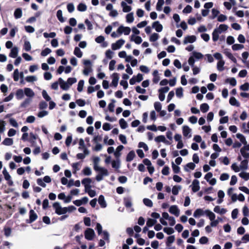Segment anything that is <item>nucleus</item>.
<instances>
[{
	"label": "nucleus",
	"instance_id": "obj_1",
	"mask_svg": "<svg viewBox=\"0 0 249 249\" xmlns=\"http://www.w3.org/2000/svg\"><path fill=\"white\" fill-rule=\"evenodd\" d=\"M229 27L228 25L222 24H220L218 27L215 28L212 33V39L214 42H215L219 38V35L223 32H226Z\"/></svg>",
	"mask_w": 249,
	"mask_h": 249
},
{
	"label": "nucleus",
	"instance_id": "obj_2",
	"mask_svg": "<svg viewBox=\"0 0 249 249\" xmlns=\"http://www.w3.org/2000/svg\"><path fill=\"white\" fill-rule=\"evenodd\" d=\"M203 57V54L199 52H193L188 60V62H195L199 60Z\"/></svg>",
	"mask_w": 249,
	"mask_h": 249
},
{
	"label": "nucleus",
	"instance_id": "obj_3",
	"mask_svg": "<svg viewBox=\"0 0 249 249\" xmlns=\"http://www.w3.org/2000/svg\"><path fill=\"white\" fill-rule=\"evenodd\" d=\"M85 237L88 240H92L95 236L94 230L91 228H87L84 232Z\"/></svg>",
	"mask_w": 249,
	"mask_h": 249
},
{
	"label": "nucleus",
	"instance_id": "obj_4",
	"mask_svg": "<svg viewBox=\"0 0 249 249\" xmlns=\"http://www.w3.org/2000/svg\"><path fill=\"white\" fill-rule=\"evenodd\" d=\"M117 32L119 35L124 34V35L127 36L130 34L131 29L129 27H125L123 25H121L117 29Z\"/></svg>",
	"mask_w": 249,
	"mask_h": 249
},
{
	"label": "nucleus",
	"instance_id": "obj_5",
	"mask_svg": "<svg viewBox=\"0 0 249 249\" xmlns=\"http://www.w3.org/2000/svg\"><path fill=\"white\" fill-rule=\"evenodd\" d=\"M37 215L33 210H30L29 211V219H27V223H32L37 218Z\"/></svg>",
	"mask_w": 249,
	"mask_h": 249
},
{
	"label": "nucleus",
	"instance_id": "obj_6",
	"mask_svg": "<svg viewBox=\"0 0 249 249\" xmlns=\"http://www.w3.org/2000/svg\"><path fill=\"white\" fill-rule=\"evenodd\" d=\"M124 40L120 39L115 43L112 44L111 48L113 50H118L124 44Z\"/></svg>",
	"mask_w": 249,
	"mask_h": 249
},
{
	"label": "nucleus",
	"instance_id": "obj_7",
	"mask_svg": "<svg viewBox=\"0 0 249 249\" xmlns=\"http://www.w3.org/2000/svg\"><path fill=\"white\" fill-rule=\"evenodd\" d=\"M112 80L110 84L111 86L116 87L118 84V81L119 79V75L118 73H114L111 75Z\"/></svg>",
	"mask_w": 249,
	"mask_h": 249
},
{
	"label": "nucleus",
	"instance_id": "obj_8",
	"mask_svg": "<svg viewBox=\"0 0 249 249\" xmlns=\"http://www.w3.org/2000/svg\"><path fill=\"white\" fill-rule=\"evenodd\" d=\"M169 212L170 213L174 214L176 216L178 217L179 215V210L177 205L171 206L169 209Z\"/></svg>",
	"mask_w": 249,
	"mask_h": 249
},
{
	"label": "nucleus",
	"instance_id": "obj_9",
	"mask_svg": "<svg viewBox=\"0 0 249 249\" xmlns=\"http://www.w3.org/2000/svg\"><path fill=\"white\" fill-rule=\"evenodd\" d=\"M85 64L84 69L83 73L85 75H88L92 71V63H84Z\"/></svg>",
	"mask_w": 249,
	"mask_h": 249
},
{
	"label": "nucleus",
	"instance_id": "obj_10",
	"mask_svg": "<svg viewBox=\"0 0 249 249\" xmlns=\"http://www.w3.org/2000/svg\"><path fill=\"white\" fill-rule=\"evenodd\" d=\"M95 40L97 43H102L101 46L104 48L107 47L108 45V43L105 41V37L102 36H97Z\"/></svg>",
	"mask_w": 249,
	"mask_h": 249
},
{
	"label": "nucleus",
	"instance_id": "obj_11",
	"mask_svg": "<svg viewBox=\"0 0 249 249\" xmlns=\"http://www.w3.org/2000/svg\"><path fill=\"white\" fill-rule=\"evenodd\" d=\"M196 37L195 36H188L184 37L183 43L186 44L187 43H192L196 41Z\"/></svg>",
	"mask_w": 249,
	"mask_h": 249
},
{
	"label": "nucleus",
	"instance_id": "obj_12",
	"mask_svg": "<svg viewBox=\"0 0 249 249\" xmlns=\"http://www.w3.org/2000/svg\"><path fill=\"white\" fill-rule=\"evenodd\" d=\"M152 27L158 32H160L163 29L162 25L160 24L159 21H156L153 23Z\"/></svg>",
	"mask_w": 249,
	"mask_h": 249
},
{
	"label": "nucleus",
	"instance_id": "obj_13",
	"mask_svg": "<svg viewBox=\"0 0 249 249\" xmlns=\"http://www.w3.org/2000/svg\"><path fill=\"white\" fill-rule=\"evenodd\" d=\"M130 40L131 41H134L137 44H140L142 41V39L141 36H135L134 35H131L130 36Z\"/></svg>",
	"mask_w": 249,
	"mask_h": 249
},
{
	"label": "nucleus",
	"instance_id": "obj_14",
	"mask_svg": "<svg viewBox=\"0 0 249 249\" xmlns=\"http://www.w3.org/2000/svg\"><path fill=\"white\" fill-rule=\"evenodd\" d=\"M192 190L193 192H196L200 189L199 182L197 179H194L192 183Z\"/></svg>",
	"mask_w": 249,
	"mask_h": 249
},
{
	"label": "nucleus",
	"instance_id": "obj_15",
	"mask_svg": "<svg viewBox=\"0 0 249 249\" xmlns=\"http://www.w3.org/2000/svg\"><path fill=\"white\" fill-rule=\"evenodd\" d=\"M60 88L65 90H67L69 88V86L67 82H65L61 78L58 79Z\"/></svg>",
	"mask_w": 249,
	"mask_h": 249
},
{
	"label": "nucleus",
	"instance_id": "obj_16",
	"mask_svg": "<svg viewBox=\"0 0 249 249\" xmlns=\"http://www.w3.org/2000/svg\"><path fill=\"white\" fill-rule=\"evenodd\" d=\"M121 6L123 8V11L125 13H127L130 12L132 8L130 6L127 5L126 3L124 1L121 2Z\"/></svg>",
	"mask_w": 249,
	"mask_h": 249
},
{
	"label": "nucleus",
	"instance_id": "obj_17",
	"mask_svg": "<svg viewBox=\"0 0 249 249\" xmlns=\"http://www.w3.org/2000/svg\"><path fill=\"white\" fill-rule=\"evenodd\" d=\"M98 201L99 204L102 208H104L107 207V203L103 195H101L99 196Z\"/></svg>",
	"mask_w": 249,
	"mask_h": 249
},
{
	"label": "nucleus",
	"instance_id": "obj_18",
	"mask_svg": "<svg viewBox=\"0 0 249 249\" xmlns=\"http://www.w3.org/2000/svg\"><path fill=\"white\" fill-rule=\"evenodd\" d=\"M124 148V147L122 145H120L118 146L116 149V151L114 152V155L116 159H119L121 155V151Z\"/></svg>",
	"mask_w": 249,
	"mask_h": 249
},
{
	"label": "nucleus",
	"instance_id": "obj_19",
	"mask_svg": "<svg viewBox=\"0 0 249 249\" xmlns=\"http://www.w3.org/2000/svg\"><path fill=\"white\" fill-rule=\"evenodd\" d=\"M24 93L29 97H32L35 95L33 90L29 88H25L24 89Z\"/></svg>",
	"mask_w": 249,
	"mask_h": 249
},
{
	"label": "nucleus",
	"instance_id": "obj_20",
	"mask_svg": "<svg viewBox=\"0 0 249 249\" xmlns=\"http://www.w3.org/2000/svg\"><path fill=\"white\" fill-rule=\"evenodd\" d=\"M136 155L134 151L131 150L130 151L126 156V161L127 162H130L133 160V159L135 157Z\"/></svg>",
	"mask_w": 249,
	"mask_h": 249
},
{
	"label": "nucleus",
	"instance_id": "obj_21",
	"mask_svg": "<svg viewBox=\"0 0 249 249\" xmlns=\"http://www.w3.org/2000/svg\"><path fill=\"white\" fill-rule=\"evenodd\" d=\"M96 171H99V174L102 175L104 176H107L108 175V172L106 168L100 167H99L97 169V170H95Z\"/></svg>",
	"mask_w": 249,
	"mask_h": 249
},
{
	"label": "nucleus",
	"instance_id": "obj_22",
	"mask_svg": "<svg viewBox=\"0 0 249 249\" xmlns=\"http://www.w3.org/2000/svg\"><path fill=\"white\" fill-rule=\"evenodd\" d=\"M37 138V136L36 134H35L33 132H31L29 134L28 141L32 144H34L35 143V140H36Z\"/></svg>",
	"mask_w": 249,
	"mask_h": 249
},
{
	"label": "nucleus",
	"instance_id": "obj_23",
	"mask_svg": "<svg viewBox=\"0 0 249 249\" xmlns=\"http://www.w3.org/2000/svg\"><path fill=\"white\" fill-rule=\"evenodd\" d=\"M205 213L207 215V216L209 217L210 220L211 221L214 220L215 218V214L209 210H206L205 211Z\"/></svg>",
	"mask_w": 249,
	"mask_h": 249
},
{
	"label": "nucleus",
	"instance_id": "obj_24",
	"mask_svg": "<svg viewBox=\"0 0 249 249\" xmlns=\"http://www.w3.org/2000/svg\"><path fill=\"white\" fill-rule=\"evenodd\" d=\"M191 131V129L189 128V126L187 125H184L182 127V133L184 136L187 137L190 133Z\"/></svg>",
	"mask_w": 249,
	"mask_h": 249
},
{
	"label": "nucleus",
	"instance_id": "obj_25",
	"mask_svg": "<svg viewBox=\"0 0 249 249\" xmlns=\"http://www.w3.org/2000/svg\"><path fill=\"white\" fill-rule=\"evenodd\" d=\"M134 18L133 13H129L126 16V21L127 23H131L134 21Z\"/></svg>",
	"mask_w": 249,
	"mask_h": 249
},
{
	"label": "nucleus",
	"instance_id": "obj_26",
	"mask_svg": "<svg viewBox=\"0 0 249 249\" xmlns=\"http://www.w3.org/2000/svg\"><path fill=\"white\" fill-rule=\"evenodd\" d=\"M229 103L231 106H236L237 107H239L240 106V103L234 97H231L230 98Z\"/></svg>",
	"mask_w": 249,
	"mask_h": 249
},
{
	"label": "nucleus",
	"instance_id": "obj_27",
	"mask_svg": "<svg viewBox=\"0 0 249 249\" xmlns=\"http://www.w3.org/2000/svg\"><path fill=\"white\" fill-rule=\"evenodd\" d=\"M175 240V237L174 235H171L167 237V240L166 241V245L167 247H169L171 246V244L173 243Z\"/></svg>",
	"mask_w": 249,
	"mask_h": 249
},
{
	"label": "nucleus",
	"instance_id": "obj_28",
	"mask_svg": "<svg viewBox=\"0 0 249 249\" xmlns=\"http://www.w3.org/2000/svg\"><path fill=\"white\" fill-rule=\"evenodd\" d=\"M205 213V211H203V210L201 209H197L194 212L193 216L196 217H198L200 216L201 215H203V214Z\"/></svg>",
	"mask_w": 249,
	"mask_h": 249
},
{
	"label": "nucleus",
	"instance_id": "obj_29",
	"mask_svg": "<svg viewBox=\"0 0 249 249\" xmlns=\"http://www.w3.org/2000/svg\"><path fill=\"white\" fill-rule=\"evenodd\" d=\"M116 159V160H113L111 161V165L112 168L118 169L120 168V161L119 159Z\"/></svg>",
	"mask_w": 249,
	"mask_h": 249
},
{
	"label": "nucleus",
	"instance_id": "obj_30",
	"mask_svg": "<svg viewBox=\"0 0 249 249\" xmlns=\"http://www.w3.org/2000/svg\"><path fill=\"white\" fill-rule=\"evenodd\" d=\"M124 204L126 208L131 207L132 206L131 198L130 197H124Z\"/></svg>",
	"mask_w": 249,
	"mask_h": 249
},
{
	"label": "nucleus",
	"instance_id": "obj_31",
	"mask_svg": "<svg viewBox=\"0 0 249 249\" xmlns=\"http://www.w3.org/2000/svg\"><path fill=\"white\" fill-rule=\"evenodd\" d=\"M77 9L80 12H84L87 10V6L85 3H80L78 5Z\"/></svg>",
	"mask_w": 249,
	"mask_h": 249
},
{
	"label": "nucleus",
	"instance_id": "obj_32",
	"mask_svg": "<svg viewBox=\"0 0 249 249\" xmlns=\"http://www.w3.org/2000/svg\"><path fill=\"white\" fill-rule=\"evenodd\" d=\"M196 167V165L193 162L188 163L184 167V170L186 172H189V170L187 168H189L191 170H194Z\"/></svg>",
	"mask_w": 249,
	"mask_h": 249
},
{
	"label": "nucleus",
	"instance_id": "obj_33",
	"mask_svg": "<svg viewBox=\"0 0 249 249\" xmlns=\"http://www.w3.org/2000/svg\"><path fill=\"white\" fill-rule=\"evenodd\" d=\"M200 108L203 113H205L209 110V106L207 103H203L200 105Z\"/></svg>",
	"mask_w": 249,
	"mask_h": 249
},
{
	"label": "nucleus",
	"instance_id": "obj_34",
	"mask_svg": "<svg viewBox=\"0 0 249 249\" xmlns=\"http://www.w3.org/2000/svg\"><path fill=\"white\" fill-rule=\"evenodd\" d=\"M119 124L121 128L123 129H125L128 126L126 122L123 118L120 119Z\"/></svg>",
	"mask_w": 249,
	"mask_h": 249
},
{
	"label": "nucleus",
	"instance_id": "obj_35",
	"mask_svg": "<svg viewBox=\"0 0 249 249\" xmlns=\"http://www.w3.org/2000/svg\"><path fill=\"white\" fill-rule=\"evenodd\" d=\"M248 160L247 159L244 160L241 162L240 168L243 170H246L248 168Z\"/></svg>",
	"mask_w": 249,
	"mask_h": 249
},
{
	"label": "nucleus",
	"instance_id": "obj_36",
	"mask_svg": "<svg viewBox=\"0 0 249 249\" xmlns=\"http://www.w3.org/2000/svg\"><path fill=\"white\" fill-rule=\"evenodd\" d=\"M236 137L239 139L240 142L243 143L244 145L247 144V142L246 140L245 137L241 134L238 133L236 134Z\"/></svg>",
	"mask_w": 249,
	"mask_h": 249
},
{
	"label": "nucleus",
	"instance_id": "obj_37",
	"mask_svg": "<svg viewBox=\"0 0 249 249\" xmlns=\"http://www.w3.org/2000/svg\"><path fill=\"white\" fill-rule=\"evenodd\" d=\"M157 223L156 219L148 218L146 222V226L148 227H151Z\"/></svg>",
	"mask_w": 249,
	"mask_h": 249
},
{
	"label": "nucleus",
	"instance_id": "obj_38",
	"mask_svg": "<svg viewBox=\"0 0 249 249\" xmlns=\"http://www.w3.org/2000/svg\"><path fill=\"white\" fill-rule=\"evenodd\" d=\"M53 206V208L55 209V213H62L61 212H59V210H60L61 207L60 206L59 203L57 202H54Z\"/></svg>",
	"mask_w": 249,
	"mask_h": 249
},
{
	"label": "nucleus",
	"instance_id": "obj_39",
	"mask_svg": "<svg viewBox=\"0 0 249 249\" xmlns=\"http://www.w3.org/2000/svg\"><path fill=\"white\" fill-rule=\"evenodd\" d=\"M56 16L58 19L61 22H64L65 20L62 16V11L61 10H59L57 11Z\"/></svg>",
	"mask_w": 249,
	"mask_h": 249
},
{
	"label": "nucleus",
	"instance_id": "obj_40",
	"mask_svg": "<svg viewBox=\"0 0 249 249\" xmlns=\"http://www.w3.org/2000/svg\"><path fill=\"white\" fill-rule=\"evenodd\" d=\"M13 143V141L12 139L6 138L2 142V144L5 145H11Z\"/></svg>",
	"mask_w": 249,
	"mask_h": 249
},
{
	"label": "nucleus",
	"instance_id": "obj_41",
	"mask_svg": "<svg viewBox=\"0 0 249 249\" xmlns=\"http://www.w3.org/2000/svg\"><path fill=\"white\" fill-rule=\"evenodd\" d=\"M143 202L145 205L149 207H152L153 206V202L149 198H144L143 199Z\"/></svg>",
	"mask_w": 249,
	"mask_h": 249
},
{
	"label": "nucleus",
	"instance_id": "obj_42",
	"mask_svg": "<svg viewBox=\"0 0 249 249\" xmlns=\"http://www.w3.org/2000/svg\"><path fill=\"white\" fill-rule=\"evenodd\" d=\"M164 4V0H158L156 5V10L160 11L162 10V6Z\"/></svg>",
	"mask_w": 249,
	"mask_h": 249
},
{
	"label": "nucleus",
	"instance_id": "obj_43",
	"mask_svg": "<svg viewBox=\"0 0 249 249\" xmlns=\"http://www.w3.org/2000/svg\"><path fill=\"white\" fill-rule=\"evenodd\" d=\"M163 231L168 235L172 234L174 232V230L171 227H165L163 228Z\"/></svg>",
	"mask_w": 249,
	"mask_h": 249
},
{
	"label": "nucleus",
	"instance_id": "obj_44",
	"mask_svg": "<svg viewBox=\"0 0 249 249\" xmlns=\"http://www.w3.org/2000/svg\"><path fill=\"white\" fill-rule=\"evenodd\" d=\"M176 94L177 97L181 98L183 96V89L182 87L178 88L176 89Z\"/></svg>",
	"mask_w": 249,
	"mask_h": 249
},
{
	"label": "nucleus",
	"instance_id": "obj_45",
	"mask_svg": "<svg viewBox=\"0 0 249 249\" xmlns=\"http://www.w3.org/2000/svg\"><path fill=\"white\" fill-rule=\"evenodd\" d=\"M189 64L193 68V74L196 75L200 72V69L199 68L195 67V63H189Z\"/></svg>",
	"mask_w": 249,
	"mask_h": 249
},
{
	"label": "nucleus",
	"instance_id": "obj_46",
	"mask_svg": "<svg viewBox=\"0 0 249 249\" xmlns=\"http://www.w3.org/2000/svg\"><path fill=\"white\" fill-rule=\"evenodd\" d=\"M159 36L157 33L152 34L149 38V40L151 42H155L158 39Z\"/></svg>",
	"mask_w": 249,
	"mask_h": 249
},
{
	"label": "nucleus",
	"instance_id": "obj_47",
	"mask_svg": "<svg viewBox=\"0 0 249 249\" xmlns=\"http://www.w3.org/2000/svg\"><path fill=\"white\" fill-rule=\"evenodd\" d=\"M172 167L174 173L178 174L180 172V167L175 164L173 162H172Z\"/></svg>",
	"mask_w": 249,
	"mask_h": 249
},
{
	"label": "nucleus",
	"instance_id": "obj_48",
	"mask_svg": "<svg viewBox=\"0 0 249 249\" xmlns=\"http://www.w3.org/2000/svg\"><path fill=\"white\" fill-rule=\"evenodd\" d=\"M99 161H100V159L99 157H96L94 158L93 161V164H94L93 168L95 170H97V169L99 167L98 166Z\"/></svg>",
	"mask_w": 249,
	"mask_h": 249
},
{
	"label": "nucleus",
	"instance_id": "obj_49",
	"mask_svg": "<svg viewBox=\"0 0 249 249\" xmlns=\"http://www.w3.org/2000/svg\"><path fill=\"white\" fill-rule=\"evenodd\" d=\"M226 82H229L232 86H235L236 85V80L233 77L227 78L226 80Z\"/></svg>",
	"mask_w": 249,
	"mask_h": 249
},
{
	"label": "nucleus",
	"instance_id": "obj_50",
	"mask_svg": "<svg viewBox=\"0 0 249 249\" xmlns=\"http://www.w3.org/2000/svg\"><path fill=\"white\" fill-rule=\"evenodd\" d=\"M111 101V102L109 103L108 106V108L110 112H113L114 110V103H115V100L114 99H112Z\"/></svg>",
	"mask_w": 249,
	"mask_h": 249
},
{
	"label": "nucleus",
	"instance_id": "obj_51",
	"mask_svg": "<svg viewBox=\"0 0 249 249\" xmlns=\"http://www.w3.org/2000/svg\"><path fill=\"white\" fill-rule=\"evenodd\" d=\"M180 186H174L172 190V194L174 195H178V194L179 190L181 189Z\"/></svg>",
	"mask_w": 249,
	"mask_h": 249
},
{
	"label": "nucleus",
	"instance_id": "obj_52",
	"mask_svg": "<svg viewBox=\"0 0 249 249\" xmlns=\"http://www.w3.org/2000/svg\"><path fill=\"white\" fill-rule=\"evenodd\" d=\"M74 54L80 58L82 56V52L78 47H76L74 50Z\"/></svg>",
	"mask_w": 249,
	"mask_h": 249
},
{
	"label": "nucleus",
	"instance_id": "obj_53",
	"mask_svg": "<svg viewBox=\"0 0 249 249\" xmlns=\"http://www.w3.org/2000/svg\"><path fill=\"white\" fill-rule=\"evenodd\" d=\"M92 180L90 178H85L82 180V184L84 185V186L88 185H90Z\"/></svg>",
	"mask_w": 249,
	"mask_h": 249
},
{
	"label": "nucleus",
	"instance_id": "obj_54",
	"mask_svg": "<svg viewBox=\"0 0 249 249\" xmlns=\"http://www.w3.org/2000/svg\"><path fill=\"white\" fill-rule=\"evenodd\" d=\"M24 96V91L22 89L17 90V97L18 99H22Z\"/></svg>",
	"mask_w": 249,
	"mask_h": 249
},
{
	"label": "nucleus",
	"instance_id": "obj_55",
	"mask_svg": "<svg viewBox=\"0 0 249 249\" xmlns=\"http://www.w3.org/2000/svg\"><path fill=\"white\" fill-rule=\"evenodd\" d=\"M84 84V81L83 80H80L77 86V90L79 92H81L83 89V86Z\"/></svg>",
	"mask_w": 249,
	"mask_h": 249
},
{
	"label": "nucleus",
	"instance_id": "obj_56",
	"mask_svg": "<svg viewBox=\"0 0 249 249\" xmlns=\"http://www.w3.org/2000/svg\"><path fill=\"white\" fill-rule=\"evenodd\" d=\"M239 176L245 180L249 179V173L246 172H241L239 174Z\"/></svg>",
	"mask_w": 249,
	"mask_h": 249
},
{
	"label": "nucleus",
	"instance_id": "obj_57",
	"mask_svg": "<svg viewBox=\"0 0 249 249\" xmlns=\"http://www.w3.org/2000/svg\"><path fill=\"white\" fill-rule=\"evenodd\" d=\"M244 48V46L242 44H235L232 46V49L234 51L241 50Z\"/></svg>",
	"mask_w": 249,
	"mask_h": 249
},
{
	"label": "nucleus",
	"instance_id": "obj_58",
	"mask_svg": "<svg viewBox=\"0 0 249 249\" xmlns=\"http://www.w3.org/2000/svg\"><path fill=\"white\" fill-rule=\"evenodd\" d=\"M42 95L43 98L47 101H50L51 100V97L49 96L45 90H43L42 91Z\"/></svg>",
	"mask_w": 249,
	"mask_h": 249
},
{
	"label": "nucleus",
	"instance_id": "obj_59",
	"mask_svg": "<svg viewBox=\"0 0 249 249\" xmlns=\"http://www.w3.org/2000/svg\"><path fill=\"white\" fill-rule=\"evenodd\" d=\"M240 89L243 91H248L249 89V83L248 82L245 83L240 87Z\"/></svg>",
	"mask_w": 249,
	"mask_h": 249
},
{
	"label": "nucleus",
	"instance_id": "obj_60",
	"mask_svg": "<svg viewBox=\"0 0 249 249\" xmlns=\"http://www.w3.org/2000/svg\"><path fill=\"white\" fill-rule=\"evenodd\" d=\"M83 173L86 176H90L91 174V171L89 167H85L83 171Z\"/></svg>",
	"mask_w": 249,
	"mask_h": 249
},
{
	"label": "nucleus",
	"instance_id": "obj_61",
	"mask_svg": "<svg viewBox=\"0 0 249 249\" xmlns=\"http://www.w3.org/2000/svg\"><path fill=\"white\" fill-rule=\"evenodd\" d=\"M165 138L163 135H160L156 137L155 138V141L157 142H163L165 141Z\"/></svg>",
	"mask_w": 249,
	"mask_h": 249
},
{
	"label": "nucleus",
	"instance_id": "obj_62",
	"mask_svg": "<svg viewBox=\"0 0 249 249\" xmlns=\"http://www.w3.org/2000/svg\"><path fill=\"white\" fill-rule=\"evenodd\" d=\"M192 11V7L189 5H187L183 10L182 12L184 14H189Z\"/></svg>",
	"mask_w": 249,
	"mask_h": 249
},
{
	"label": "nucleus",
	"instance_id": "obj_63",
	"mask_svg": "<svg viewBox=\"0 0 249 249\" xmlns=\"http://www.w3.org/2000/svg\"><path fill=\"white\" fill-rule=\"evenodd\" d=\"M227 43L229 45L233 44L235 41L234 37L232 36H228L227 38Z\"/></svg>",
	"mask_w": 249,
	"mask_h": 249
},
{
	"label": "nucleus",
	"instance_id": "obj_64",
	"mask_svg": "<svg viewBox=\"0 0 249 249\" xmlns=\"http://www.w3.org/2000/svg\"><path fill=\"white\" fill-rule=\"evenodd\" d=\"M140 70L141 71L145 73H148L150 71L149 69L147 66L144 65H141L140 67Z\"/></svg>",
	"mask_w": 249,
	"mask_h": 249
}]
</instances>
